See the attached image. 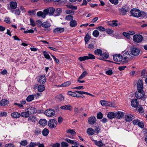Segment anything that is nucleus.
<instances>
[{"mask_svg": "<svg viewBox=\"0 0 147 147\" xmlns=\"http://www.w3.org/2000/svg\"><path fill=\"white\" fill-rule=\"evenodd\" d=\"M131 13L132 16L134 17L143 18L146 17V15L144 12H141L140 10L136 9H132L131 11Z\"/></svg>", "mask_w": 147, "mask_h": 147, "instance_id": "f257e3e1", "label": "nucleus"}, {"mask_svg": "<svg viewBox=\"0 0 147 147\" xmlns=\"http://www.w3.org/2000/svg\"><path fill=\"white\" fill-rule=\"evenodd\" d=\"M123 63H126L130 61V59L133 58V56L131 54L130 51H127L125 52L122 56Z\"/></svg>", "mask_w": 147, "mask_h": 147, "instance_id": "f03ea898", "label": "nucleus"}, {"mask_svg": "<svg viewBox=\"0 0 147 147\" xmlns=\"http://www.w3.org/2000/svg\"><path fill=\"white\" fill-rule=\"evenodd\" d=\"M130 51L132 56H137L140 53V49L134 46L131 47L130 49Z\"/></svg>", "mask_w": 147, "mask_h": 147, "instance_id": "7ed1b4c3", "label": "nucleus"}, {"mask_svg": "<svg viewBox=\"0 0 147 147\" xmlns=\"http://www.w3.org/2000/svg\"><path fill=\"white\" fill-rule=\"evenodd\" d=\"M133 38L134 42L139 43L142 42L143 37L140 34H135L133 36Z\"/></svg>", "mask_w": 147, "mask_h": 147, "instance_id": "20e7f679", "label": "nucleus"}, {"mask_svg": "<svg viewBox=\"0 0 147 147\" xmlns=\"http://www.w3.org/2000/svg\"><path fill=\"white\" fill-rule=\"evenodd\" d=\"M145 92L143 91L138 90L135 94V96L138 99H140L144 98L145 96Z\"/></svg>", "mask_w": 147, "mask_h": 147, "instance_id": "39448f33", "label": "nucleus"}, {"mask_svg": "<svg viewBox=\"0 0 147 147\" xmlns=\"http://www.w3.org/2000/svg\"><path fill=\"white\" fill-rule=\"evenodd\" d=\"M57 124V121L54 119H51L48 122V126L52 128L56 127Z\"/></svg>", "mask_w": 147, "mask_h": 147, "instance_id": "423d86ee", "label": "nucleus"}, {"mask_svg": "<svg viewBox=\"0 0 147 147\" xmlns=\"http://www.w3.org/2000/svg\"><path fill=\"white\" fill-rule=\"evenodd\" d=\"M129 10L130 9L128 6H125L119 9L120 14L123 15H125L127 12L129 11Z\"/></svg>", "mask_w": 147, "mask_h": 147, "instance_id": "0eeeda50", "label": "nucleus"}, {"mask_svg": "<svg viewBox=\"0 0 147 147\" xmlns=\"http://www.w3.org/2000/svg\"><path fill=\"white\" fill-rule=\"evenodd\" d=\"M45 113L47 116L50 117L55 115V112L52 109H49L45 111Z\"/></svg>", "mask_w": 147, "mask_h": 147, "instance_id": "6e6552de", "label": "nucleus"}, {"mask_svg": "<svg viewBox=\"0 0 147 147\" xmlns=\"http://www.w3.org/2000/svg\"><path fill=\"white\" fill-rule=\"evenodd\" d=\"M55 11V9L53 7H49L47 9L44 10V13H46L47 15L49 13L50 15H52Z\"/></svg>", "mask_w": 147, "mask_h": 147, "instance_id": "1a4fd4ad", "label": "nucleus"}, {"mask_svg": "<svg viewBox=\"0 0 147 147\" xmlns=\"http://www.w3.org/2000/svg\"><path fill=\"white\" fill-rule=\"evenodd\" d=\"M122 56L120 54H116L113 56V59L115 61L119 62L123 61Z\"/></svg>", "mask_w": 147, "mask_h": 147, "instance_id": "9d476101", "label": "nucleus"}, {"mask_svg": "<svg viewBox=\"0 0 147 147\" xmlns=\"http://www.w3.org/2000/svg\"><path fill=\"white\" fill-rule=\"evenodd\" d=\"M137 89L138 90H142L143 88V86L142 83V80L140 79L138 80L137 85Z\"/></svg>", "mask_w": 147, "mask_h": 147, "instance_id": "9b49d317", "label": "nucleus"}, {"mask_svg": "<svg viewBox=\"0 0 147 147\" xmlns=\"http://www.w3.org/2000/svg\"><path fill=\"white\" fill-rule=\"evenodd\" d=\"M64 29L61 27H58L55 28L53 30V32L54 34H57L62 33L64 32Z\"/></svg>", "mask_w": 147, "mask_h": 147, "instance_id": "f8f14e48", "label": "nucleus"}, {"mask_svg": "<svg viewBox=\"0 0 147 147\" xmlns=\"http://www.w3.org/2000/svg\"><path fill=\"white\" fill-rule=\"evenodd\" d=\"M29 114H33L35 113L36 111L34 107H30L26 109Z\"/></svg>", "mask_w": 147, "mask_h": 147, "instance_id": "ddd939ff", "label": "nucleus"}, {"mask_svg": "<svg viewBox=\"0 0 147 147\" xmlns=\"http://www.w3.org/2000/svg\"><path fill=\"white\" fill-rule=\"evenodd\" d=\"M96 119L94 116H92L90 117L88 120V123L91 125L94 124L96 122Z\"/></svg>", "mask_w": 147, "mask_h": 147, "instance_id": "4468645a", "label": "nucleus"}, {"mask_svg": "<svg viewBox=\"0 0 147 147\" xmlns=\"http://www.w3.org/2000/svg\"><path fill=\"white\" fill-rule=\"evenodd\" d=\"M9 5L10 8H9V9L10 10V9L13 10L16 9L17 6V4L16 2L11 1L9 3Z\"/></svg>", "mask_w": 147, "mask_h": 147, "instance_id": "2eb2a0df", "label": "nucleus"}, {"mask_svg": "<svg viewBox=\"0 0 147 147\" xmlns=\"http://www.w3.org/2000/svg\"><path fill=\"white\" fill-rule=\"evenodd\" d=\"M38 80V82L40 84H43L46 82V78L45 75H42L39 76Z\"/></svg>", "mask_w": 147, "mask_h": 147, "instance_id": "dca6fc26", "label": "nucleus"}, {"mask_svg": "<svg viewBox=\"0 0 147 147\" xmlns=\"http://www.w3.org/2000/svg\"><path fill=\"white\" fill-rule=\"evenodd\" d=\"M131 104L132 106L133 107L136 108L139 105L138 101L137 99H134L131 101Z\"/></svg>", "mask_w": 147, "mask_h": 147, "instance_id": "f3484780", "label": "nucleus"}, {"mask_svg": "<svg viewBox=\"0 0 147 147\" xmlns=\"http://www.w3.org/2000/svg\"><path fill=\"white\" fill-rule=\"evenodd\" d=\"M115 117L118 119L121 118L124 116V114L123 112L120 111H118L115 113Z\"/></svg>", "mask_w": 147, "mask_h": 147, "instance_id": "a211bd4d", "label": "nucleus"}, {"mask_svg": "<svg viewBox=\"0 0 147 147\" xmlns=\"http://www.w3.org/2000/svg\"><path fill=\"white\" fill-rule=\"evenodd\" d=\"M72 107L69 105H68L61 106L60 108L62 109L67 110L71 111L72 109Z\"/></svg>", "mask_w": 147, "mask_h": 147, "instance_id": "6ab92c4d", "label": "nucleus"}, {"mask_svg": "<svg viewBox=\"0 0 147 147\" xmlns=\"http://www.w3.org/2000/svg\"><path fill=\"white\" fill-rule=\"evenodd\" d=\"M125 120L126 121H130L134 119V117L132 114H130L126 115L125 116Z\"/></svg>", "mask_w": 147, "mask_h": 147, "instance_id": "aec40b11", "label": "nucleus"}, {"mask_svg": "<svg viewBox=\"0 0 147 147\" xmlns=\"http://www.w3.org/2000/svg\"><path fill=\"white\" fill-rule=\"evenodd\" d=\"M11 117L14 118H18L20 116V113L17 112H15L11 113Z\"/></svg>", "mask_w": 147, "mask_h": 147, "instance_id": "412c9836", "label": "nucleus"}, {"mask_svg": "<svg viewBox=\"0 0 147 147\" xmlns=\"http://www.w3.org/2000/svg\"><path fill=\"white\" fill-rule=\"evenodd\" d=\"M37 16L38 17H41L42 18H44L46 17V13H44V10L43 12L39 11L38 12L36 13Z\"/></svg>", "mask_w": 147, "mask_h": 147, "instance_id": "4be33fe9", "label": "nucleus"}, {"mask_svg": "<svg viewBox=\"0 0 147 147\" xmlns=\"http://www.w3.org/2000/svg\"><path fill=\"white\" fill-rule=\"evenodd\" d=\"M100 103L102 106H110L112 107L111 105L109 104L110 102L104 100H101L100 101Z\"/></svg>", "mask_w": 147, "mask_h": 147, "instance_id": "5701e85b", "label": "nucleus"}, {"mask_svg": "<svg viewBox=\"0 0 147 147\" xmlns=\"http://www.w3.org/2000/svg\"><path fill=\"white\" fill-rule=\"evenodd\" d=\"M55 98L56 100L59 102H61L64 99V96L61 94L57 95Z\"/></svg>", "mask_w": 147, "mask_h": 147, "instance_id": "b1692460", "label": "nucleus"}, {"mask_svg": "<svg viewBox=\"0 0 147 147\" xmlns=\"http://www.w3.org/2000/svg\"><path fill=\"white\" fill-rule=\"evenodd\" d=\"M47 121L44 119H40L39 121V123L42 126H45L47 124Z\"/></svg>", "mask_w": 147, "mask_h": 147, "instance_id": "393cba45", "label": "nucleus"}, {"mask_svg": "<svg viewBox=\"0 0 147 147\" xmlns=\"http://www.w3.org/2000/svg\"><path fill=\"white\" fill-rule=\"evenodd\" d=\"M107 117L109 119H112L115 117V113L109 112L107 114Z\"/></svg>", "mask_w": 147, "mask_h": 147, "instance_id": "a878e982", "label": "nucleus"}, {"mask_svg": "<svg viewBox=\"0 0 147 147\" xmlns=\"http://www.w3.org/2000/svg\"><path fill=\"white\" fill-rule=\"evenodd\" d=\"M87 132L89 135H93L95 132V130L91 128H89L87 130Z\"/></svg>", "mask_w": 147, "mask_h": 147, "instance_id": "bb28decb", "label": "nucleus"}, {"mask_svg": "<svg viewBox=\"0 0 147 147\" xmlns=\"http://www.w3.org/2000/svg\"><path fill=\"white\" fill-rule=\"evenodd\" d=\"M9 103V101L8 100L5 99L2 100L0 103V105L2 106H5Z\"/></svg>", "mask_w": 147, "mask_h": 147, "instance_id": "cd10ccee", "label": "nucleus"}, {"mask_svg": "<svg viewBox=\"0 0 147 147\" xmlns=\"http://www.w3.org/2000/svg\"><path fill=\"white\" fill-rule=\"evenodd\" d=\"M41 26L45 28H48L51 26V24L49 22L46 21L43 22L41 24Z\"/></svg>", "mask_w": 147, "mask_h": 147, "instance_id": "c85d7f7f", "label": "nucleus"}, {"mask_svg": "<svg viewBox=\"0 0 147 147\" xmlns=\"http://www.w3.org/2000/svg\"><path fill=\"white\" fill-rule=\"evenodd\" d=\"M20 116L24 117H29L30 115L26 110V112H23L20 114Z\"/></svg>", "mask_w": 147, "mask_h": 147, "instance_id": "c756f323", "label": "nucleus"}, {"mask_svg": "<svg viewBox=\"0 0 147 147\" xmlns=\"http://www.w3.org/2000/svg\"><path fill=\"white\" fill-rule=\"evenodd\" d=\"M70 26L71 27H74L77 25V22L75 20H71L69 22Z\"/></svg>", "mask_w": 147, "mask_h": 147, "instance_id": "7c9ffc66", "label": "nucleus"}, {"mask_svg": "<svg viewBox=\"0 0 147 147\" xmlns=\"http://www.w3.org/2000/svg\"><path fill=\"white\" fill-rule=\"evenodd\" d=\"M67 94L68 95L74 97H80V96H77V95L76 93V92H73L71 91H68L67 93Z\"/></svg>", "mask_w": 147, "mask_h": 147, "instance_id": "2f4dec72", "label": "nucleus"}, {"mask_svg": "<svg viewBox=\"0 0 147 147\" xmlns=\"http://www.w3.org/2000/svg\"><path fill=\"white\" fill-rule=\"evenodd\" d=\"M34 96L33 95H29L27 97L26 100L28 102H30L34 100Z\"/></svg>", "mask_w": 147, "mask_h": 147, "instance_id": "473e14b6", "label": "nucleus"}, {"mask_svg": "<svg viewBox=\"0 0 147 147\" xmlns=\"http://www.w3.org/2000/svg\"><path fill=\"white\" fill-rule=\"evenodd\" d=\"M95 144L99 147H103V144L101 141H98L97 140L94 141Z\"/></svg>", "mask_w": 147, "mask_h": 147, "instance_id": "72a5a7b5", "label": "nucleus"}, {"mask_svg": "<svg viewBox=\"0 0 147 147\" xmlns=\"http://www.w3.org/2000/svg\"><path fill=\"white\" fill-rule=\"evenodd\" d=\"M45 89V87L43 85H40L38 87V90L40 92L43 91Z\"/></svg>", "mask_w": 147, "mask_h": 147, "instance_id": "f704fd0d", "label": "nucleus"}, {"mask_svg": "<svg viewBox=\"0 0 147 147\" xmlns=\"http://www.w3.org/2000/svg\"><path fill=\"white\" fill-rule=\"evenodd\" d=\"M94 53L96 55H99L100 57L101 55L102 54V51L100 49H97L94 51Z\"/></svg>", "mask_w": 147, "mask_h": 147, "instance_id": "c9c22d12", "label": "nucleus"}, {"mask_svg": "<svg viewBox=\"0 0 147 147\" xmlns=\"http://www.w3.org/2000/svg\"><path fill=\"white\" fill-rule=\"evenodd\" d=\"M71 83L70 81H68L62 84L60 86L61 87L68 86L70 85Z\"/></svg>", "mask_w": 147, "mask_h": 147, "instance_id": "e433bc0d", "label": "nucleus"}, {"mask_svg": "<svg viewBox=\"0 0 147 147\" xmlns=\"http://www.w3.org/2000/svg\"><path fill=\"white\" fill-rule=\"evenodd\" d=\"M42 135L44 136H47L49 133V130L47 129H44L42 131Z\"/></svg>", "mask_w": 147, "mask_h": 147, "instance_id": "4c0bfd02", "label": "nucleus"}, {"mask_svg": "<svg viewBox=\"0 0 147 147\" xmlns=\"http://www.w3.org/2000/svg\"><path fill=\"white\" fill-rule=\"evenodd\" d=\"M65 140L68 143L73 144L74 145H78V144L76 142H74V140H71L69 139H67Z\"/></svg>", "mask_w": 147, "mask_h": 147, "instance_id": "58836bf2", "label": "nucleus"}, {"mask_svg": "<svg viewBox=\"0 0 147 147\" xmlns=\"http://www.w3.org/2000/svg\"><path fill=\"white\" fill-rule=\"evenodd\" d=\"M90 38V35L88 34H87L84 38L85 42L86 44H87Z\"/></svg>", "mask_w": 147, "mask_h": 147, "instance_id": "ea45409f", "label": "nucleus"}, {"mask_svg": "<svg viewBox=\"0 0 147 147\" xmlns=\"http://www.w3.org/2000/svg\"><path fill=\"white\" fill-rule=\"evenodd\" d=\"M109 56L108 54L102 53L100 57L103 59H107L109 57Z\"/></svg>", "mask_w": 147, "mask_h": 147, "instance_id": "a19ab883", "label": "nucleus"}, {"mask_svg": "<svg viewBox=\"0 0 147 147\" xmlns=\"http://www.w3.org/2000/svg\"><path fill=\"white\" fill-rule=\"evenodd\" d=\"M43 53L46 59H49L50 60H51V58L50 57L49 55L48 54L46 51H44L43 52Z\"/></svg>", "mask_w": 147, "mask_h": 147, "instance_id": "79ce46f5", "label": "nucleus"}, {"mask_svg": "<svg viewBox=\"0 0 147 147\" xmlns=\"http://www.w3.org/2000/svg\"><path fill=\"white\" fill-rule=\"evenodd\" d=\"M41 130L39 128H36L35 129L34 132L36 135H38L41 133Z\"/></svg>", "mask_w": 147, "mask_h": 147, "instance_id": "37998d69", "label": "nucleus"}, {"mask_svg": "<svg viewBox=\"0 0 147 147\" xmlns=\"http://www.w3.org/2000/svg\"><path fill=\"white\" fill-rule=\"evenodd\" d=\"M10 10L12 13H15L16 15H18L20 14V11L18 9H17L15 11L11 9H10Z\"/></svg>", "mask_w": 147, "mask_h": 147, "instance_id": "c03bdc74", "label": "nucleus"}, {"mask_svg": "<svg viewBox=\"0 0 147 147\" xmlns=\"http://www.w3.org/2000/svg\"><path fill=\"white\" fill-rule=\"evenodd\" d=\"M87 74L86 71H84L81 74V76L79 77V79H82L84 78L86 75H87Z\"/></svg>", "mask_w": 147, "mask_h": 147, "instance_id": "a18cd8bd", "label": "nucleus"}, {"mask_svg": "<svg viewBox=\"0 0 147 147\" xmlns=\"http://www.w3.org/2000/svg\"><path fill=\"white\" fill-rule=\"evenodd\" d=\"M67 133L70 134L74 136L76 134V132L73 129H69L67 131Z\"/></svg>", "mask_w": 147, "mask_h": 147, "instance_id": "49530a36", "label": "nucleus"}, {"mask_svg": "<svg viewBox=\"0 0 147 147\" xmlns=\"http://www.w3.org/2000/svg\"><path fill=\"white\" fill-rule=\"evenodd\" d=\"M78 59L80 61H84L86 60H88V57L87 56L81 57L79 58Z\"/></svg>", "mask_w": 147, "mask_h": 147, "instance_id": "de8ad7c7", "label": "nucleus"}, {"mask_svg": "<svg viewBox=\"0 0 147 147\" xmlns=\"http://www.w3.org/2000/svg\"><path fill=\"white\" fill-rule=\"evenodd\" d=\"M96 29L98 30L100 32L105 31L106 30V29L104 27L102 26L97 27Z\"/></svg>", "mask_w": 147, "mask_h": 147, "instance_id": "09e8293b", "label": "nucleus"}, {"mask_svg": "<svg viewBox=\"0 0 147 147\" xmlns=\"http://www.w3.org/2000/svg\"><path fill=\"white\" fill-rule=\"evenodd\" d=\"M123 35L127 38L130 39V36L129 35V33H127L126 32H123Z\"/></svg>", "mask_w": 147, "mask_h": 147, "instance_id": "8fccbe9b", "label": "nucleus"}, {"mask_svg": "<svg viewBox=\"0 0 147 147\" xmlns=\"http://www.w3.org/2000/svg\"><path fill=\"white\" fill-rule=\"evenodd\" d=\"M87 57L88 60L89 59H95L94 56L91 53L89 54H88V56H87Z\"/></svg>", "mask_w": 147, "mask_h": 147, "instance_id": "3c124183", "label": "nucleus"}, {"mask_svg": "<svg viewBox=\"0 0 147 147\" xmlns=\"http://www.w3.org/2000/svg\"><path fill=\"white\" fill-rule=\"evenodd\" d=\"M99 32L97 30H94L93 33V35L95 37H97L99 35Z\"/></svg>", "mask_w": 147, "mask_h": 147, "instance_id": "603ef678", "label": "nucleus"}, {"mask_svg": "<svg viewBox=\"0 0 147 147\" xmlns=\"http://www.w3.org/2000/svg\"><path fill=\"white\" fill-rule=\"evenodd\" d=\"M62 12V10L60 8H57L55 11V13H56V15L58 16Z\"/></svg>", "mask_w": 147, "mask_h": 147, "instance_id": "864d4df0", "label": "nucleus"}, {"mask_svg": "<svg viewBox=\"0 0 147 147\" xmlns=\"http://www.w3.org/2000/svg\"><path fill=\"white\" fill-rule=\"evenodd\" d=\"M106 33L109 34H112L113 33V30L109 29H108L106 30Z\"/></svg>", "mask_w": 147, "mask_h": 147, "instance_id": "5fc2aeb1", "label": "nucleus"}, {"mask_svg": "<svg viewBox=\"0 0 147 147\" xmlns=\"http://www.w3.org/2000/svg\"><path fill=\"white\" fill-rule=\"evenodd\" d=\"M73 19V16L71 15H68L67 16L65 17V19L67 20H72Z\"/></svg>", "mask_w": 147, "mask_h": 147, "instance_id": "6e6d98bb", "label": "nucleus"}, {"mask_svg": "<svg viewBox=\"0 0 147 147\" xmlns=\"http://www.w3.org/2000/svg\"><path fill=\"white\" fill-rule=\"evenodd\" d=\"M103 117L102 113L101 112L98 113H97V117L98 119H101Z\"/></svg>", "mask_w": 147, "mask_h": 147, "instance_id": "4d7b16f0", "label": "nucleus"}, {"mask_svg": "<svg viewBox=\"0 0 147 147\" xmlns=\"http://www.w3.org/2000/svg\"><path fill=\"white\" fill-rule=\"evenodd\" d=\"M7 113L5 112H1L0 113V116L1 117H6L7 116Z\"/></svg>", "mask_w": 147, "mask_h": 147, "instance_id": "13d9d810", "label": "nucleus"}, {"mask_svg": "<svg viewBox=\"0 0 147 147\" xmlns=\"http://www.w3.org/2000/svg\"><path fill=\"white\" fill-rule=\"evenodd\" d=\"M110 1L112 4L117 5L119 3L118 0H109Z\"/></svg>", "mask_w": 147, "mask_h": 147, "instance_id": "bf43d9fd", "label": "nucleus"}, {"mask_svg": "<svg viewBox=\"0 0 147 147\" xmlns=\"http://www.w3.org/2000/svg\"><path fill=\"white\" fill-rule=\"evenodd\" d=\"M28 120L32 122H34L36 121V119L34 116L29 117L28 118Z\"/></svg>", "mask_w": 147, "mask_h": 147, "instance_id": "052dcab7", "label": "nucleus"}, {"mask_svg": "<svg viewBox=\"0 0 147 147\" xmlns=\"http://www.w3.org/2000/svg\"><path fill=\"white\" fill-rule=\"evenodd\" d=\"M106 74L107 75H111L113 74L112 71L111 69H109L106 71Z\"/></svg>", "mask_w": 147, "mask_h": 147, "instance_id": "680f3d73", "label": "nucleus"}, {"mask_svg": "<svg viewBox=\"0 0 147 147\" xmlns=\"http://www.w3.org/2000/svg\"><path fill=\"white\" fill-rule=\"evenodd\" d=\"M20 144L23 146L26 145L27 144V142L26 140H24L20 142Z\"/></svg>", "mask_w": 147, "mask_h": 147, "instance_id": "e2e57ef3", "label": "nucleus"}, {"mask_svg": "<svg viewBox=\"0 0 147 147\" xmlns=\"http://www.w3.org/2000/svg\"><path fill=\"white\" fill-rule=\"evenodd\" d=\"M146 70H143L142 72L141 73V76L142 78H145L146 77Z\"/></svg>", "mask_w": 147, "mask_h": 147, "instance_id": "0e129e2a", "label": "nucleus"}, {"mask_svg": "<svg viewBox=\"0 0 147 147\" xmlns=\"http://www.w3.org/2000/svg\"><path fill=\"white\" fill-rule=\"evenodd\" d=\"M62 147H67L68 146V144L65 142H62L61 143Z\"/></svg>", "mask_w": 147, "mask_h": 147, "instance_id": "69168bd1", "label": "nucleus"}, {"mask_svg": "<svg viewBox=\"0 0 147 147\" xmlns=\"http://www.w3.org/2000/svg\"><path fill=\"white\" fill-rule=\"evenodd\" d=\"M138 125L140 127L142 128L144 127V124L143 122L140 121Z\"/></svg>", "mask_w": 147, "mask_h": 147, "instance_id": "338daca9", "label": "nucleus"}, {"mask_svg": "<svg viewBox=\"0 0 147 147\" xmlns=\"http://www.w3.org/2000/svg\"><path fill=\"white\" fill-rule=\"evenodd\" d=\"M65 12L67 14H72L74 13V11H73L69 9L66 10Z\"/></svg>", "mask_w": 147, "mask_h": 147, "instance_id": "774afa93", "label": "nucleus"}]
</instances>
